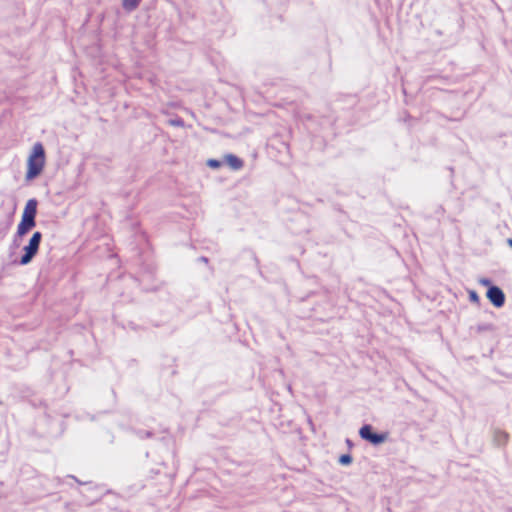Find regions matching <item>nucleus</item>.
Returning <instances> with one entry per match:
<instances>
[{"mask_svg": "<svg viewBox=\"0 0 512 512\" xmlns=\"http://www.w3.org/2000/svg\"><path fill=\"white\" fill-rule=\"evenodd\" d=\"M339 463L342 465H349L352 463V457L349 454H344L339 457Z\"/></svg>", "mask_w": 512, "mask_h": 512, "instance_id": "nucleus-8", "label": "nucleus"}, {"mask_svg": "<svg viewBox=\"0 0 512 512\" xmlns=\"http://www.w3.org/2000/svg\"><path fill=\"white\" fill-rule=\"evenodd\" d=\"M207 165L210 167V168H213V169H216V168H219L221 163L220 161L216 160V159H209L207 161Z\"/></svg>", "mask_w": 512, "mask_h": 512, "instance_id": "nucleus-9", "label": "nucleus"}, {"mask_svg": "<svg viewBox=\"0 0 512 512\" xmlns=\"http://www.w3.org/2000/svg\"><path fill=\"white\" fill-rule=\"evenodd\" d=\"M46 164V154L42 143L36 142L31 147L26 161L25 180L30 182L39 177Z\"/></svg>", "mask_w": 512, "mask_h": 512, "instance_id": "nucleus-1", "label": "nucleus"}, {"mask_svg": "<svg viewBox=\"0 0 512 512\" xmlns=\"http://www.w3.org/2000/svg\"><path fill=\"white\" fill-rule=\"evenodd\" d=\"M479 284L483 285V286H490L491 282L489 279L487 278H480L478 280Z\"/></svg>", "mask_w": 512, "mask_h": 512, "instance_id": "nucleus-11", "label": "nucleus"}, {"mask_svg": "<svg viewBox=\"0 0 512 512\" xmlns=\"http://www.w3.org/2000/svg\"><path fill=\"white\" fill-rule=\"evenodd\" d=\"M226 163L234 170H239L243 167V161L233 154L225 156Z\"/></svg>", "mask_w": 512, "mask_h": 512, "instance_id": "nucleus-7", "label": "nucleus"}, {"mask_svg": "<svg viewBox=\"0 0 512 512\" xmlns=\"http://www.w3.org/2000/svg\"><path fill=\"white\" fill-rule=\"evenodd\" d=\"M42 234L38 231L34 232L27 245L23 247L24 254L20 259L22 265L29 264L38 252Z\"/></svg>", "mask_w": 512, "mask_h": 512, "instance_id": "nucleus-3", "label": "nucleus"}, {"mask_svg": "<svg viewBox=\"0 0 512 512\" xmlns=\"http://www.w3.org/2000/svg\"><path fill=\"white\" fill-rule=\"evenodd\" d=\"M141 2L142 0H120L122 9L127 13H131L138 9Z\"/></svg>", "mask_w": 512, "mask_h": 512, "instance_id": "nucleus-6", "label": "nucleus"}, {"mask_svg": "<svg viewBox=\"0 0 512 512\" xmlns=\"http://www.w3.org/2000/svg\"><path fill=\"white\" fill-rule=\"evenodd\" d=\"M359 435L362 439L374 444L379 445L388 439L387 433H375L370 425H364L359 430Z\"/></svg>", "mask_w": 512, "mask_h": 512, "instance_id": "nucleus-4", "label": "nucleus"}, {"mask_svg": "<svg viewBox=\"0 0 512 512\" xmlns=\"http://www.w3.org/2000/svg\"><path fill=\"white\" fill-rule=\"evenodd\" d=\"M508 245L512 248V238L507 240Z\"/></svg>", "mask_w": 512, "mask_h": 512, "instance_id": "nucleus-13", "label": "nucleus"}, {"mask_svg": "<svg viewBox=\"0 0 512 512\" xmlns=\"http://www.w3.org/2000/svg\"><path fill=\"white\" fill-rule=\"evenodd\" d=\"M37 213V201L35 199H29L22 212L21 221L17 226V236L23 237L32 228L35 227V217Z\"/></svg>", "mask_w": 512, "mask_h": 512, "instance_id": "nucleus-2", "label": "nucleus"}, {"mask_svg": "<svg viewBox=\"0 0 512 512\" xmlns=\"http://www.w3.org/2000/svg\"><path fill=\"white\" fill-rule=\"evenodd\" d=\"M469 298L472 302L479 303V296L475 291H469Z\"/></svg>", "mask_w": 512, "mask_h": 512, "instance_id": "nucleus-10", "label": "nucleus"}, {"mask_svg": "<svg viewBox=\"0 0 512 512\" xmlns=\"http://www.w3.org/2000/svg\"><path fill=\"white\" fill-rule=\"evenodd\" d=\"M486 296L495 307L500 308L504 305L505 295L500 288L491 286L488 289Z\"/></svg>", "mask_w": 512, "mask_h": 512, "instance_id": "nucleus-5", "label": "nucleus"}, {"mask_svg": "<svg viewBox=\"0 0 512 512\" xmlns=\"http://www.w3.org/2000/svg\"><path fill=\"white\" fill-rule=\"evenodd\" d=\"M501 441L505 442L507 440V435L505 433H501Z\"/></svg>", "mask_w": 512, "mask_h": 512, "instance_id": "nucleus-12", "label": "nucleus"}]
</instances>
